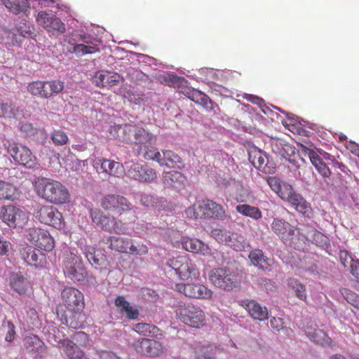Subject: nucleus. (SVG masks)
<instances>
[{"label": "nucleus", "instance_id": "nucleus-23", "mask_svg": "<svg viewBox=\"0 0 359 359\" xmlns=\"http://www.w3.org/2000/svg\"><path fill=\"white\" fill-rule=\"evenodd\" d=\"M186 94L190 100L203 106L205 110L214 112L218 110L217 104H214L208 95L201 91L189 89Z\"/></svg>", "mask_w": 359, "mask_h": 359}, {"label": "nucleus", "instance_id": "nucleus-29", "mask_svg": "<svg viewBox=\"0 0 359 359\" xmlns=\"http://www.w3.org/2000/svg\"><path fill=\"white\" fill-rule=\"evenodd\" d=\"M103 172L114 177H120L123 172V165L109 159L101 158L96 161Z\"/></svg>", "mask_w": 359, "mask_h": 359}, {"label": "nucleus", "instance_id": "nucleus-57", "mask_svg": "<svg viewBox=\"0 0 359 359\" xmlns=\"http://www.w3.org/2000/svg\"><path fill=\"white\" fill-rule=\"evenodd\" d=\"M339 257V260L344 268L350 269L351 266L353 265V263L357 261V259H354L349 254V252L346 250H340Z\"/></svg>", "mask_w": 359, "mask_h": 359}, {"label": "nucleus", "instance_id": "nucleus-59", "mask_svg": "<svg viewBox=\"0 0 359 359\" xmlns=\"http://www.w3.org/2000/svg\"><path fill=\"white\" fill-rule=\"evenodd\" d=\"M127 229L128 228L126 224L123 223L122 220L115 217L110 233L123 234L126 232Z\"/></svg>", "mask_w": 359, "mask_h": 359}, {"label": "nucleus", "instance_id": "nucleus-27", "mask_svg": "<svg viewBox=\"0 0 359 359\" xmlns=\"http://www.w3.org/2000/svg\"><path fill=\"white\" fill-rule=\"evenodd\" d=\"M60 343L64 353L69 359H90L85 355L83 351L72 341L63 339Z\"/></svg>", "mask_w": 359, "mask_h": 359}, {"label": "nucleus", "instance_id": "nucleus-18", "mask_svg": "<svg viewBox=\"0 0 359 359\" xmlns=\"http://www.w3.org/2000/svg\"><path fill=\"white\" fill-rule=\"evenodd\" d=\"M36 21L48 32L57 31L62 33L65 31L64 23L58 18L44 11H41L38 13Z\"/></svg>", "mask_w": 359, "mask_h": 359}, {"label": "nucleus", "instance_id": "nucleus-2", "mask_svg": "<svg viewBox=\"0 0 359 359\" xmlns=\"http://www.w3.org/2000/svg\"><path fill=\"white\" fill-rule=\"evenodd\" d=\"M33 187L37 196L50 203L62 205L69 201L68 189L58 181L39 177L33 182Z\"/></svg>", "mask_w": 359, "mask_h": 359}, {"label": "nucleus", "instance_id": "nucleus-31", "mask_svg": "<svg viewBox=\"0 0 359 359\" xmlns=\"http://www.w3.org/2000/svg\"><path fill=\"white\" fill-rule=\"evenodd\" d=\"M10 286L19 294H25L31 287L29 281L20 273H13L10 278Z\"/></svg>", "mask_w": 359, "mask_h": 359}, {"label": "nucleus", "instance_id": "nucleus-62", "mask_svg": "<svg viewBox=\"0 0 359 359\" xmlns=\"http://www.w3.org/2000/svg\"><path fill=\"white\" fill-rule=\"evenodd\" d=\"M98 359H121L116 353L111 351L95 350Z\"/></svg>", "mask_w": 359, "mask_h": 359}, {"label": "nucleus", "instance_id": "nucleus-34", "mask_svg": "<svg viewBox=\"0 0 359 359\" xmlns=\"http://www.w3.org/2000/svg\"><path fill=\"white\" fill-rule=\"evenodd\" d=\"M130 124H118L111 126L109 131L110 135L113 138L121 142L128 144V141L130 140L128 133L133 131L130 130Z\"/></svg>", "mask_w": 359, "mask_h": 359}, {"label": "nucleus", "instance_id": "nucleus-60", "mask_svg": "<svg viewBox=\"0 0 359 359\" xmlns=\"http://www.w3.org/2000/svg\"><path fill=\"white\" fill-rule=\"evenodd\" d=\"M250 159L252 161L253 165L259 170L264 168L265 165L266 156L260 152L255 154L253 156H250Z\"/></svg>", "mask_w": 359, "mask_h": 359}, {"label": "nucleus", "instance_id": "nucleus-55", "mask_svg": "<svg viewBox=\"0 0 359 359\" xmlns=\"http://www.w3.org/2000/svg\"><path fill=\"white\" fill-rule=\"evenodd\" d=\"M341 293L348 304H351L355 308H356L359 303L358 294L346 288L342 289L341 290Z\"/></svg>", "mask_w": 359, "mask_h": 359}, {"label": "nucleus", "instance_id": "nucleus-24", "mask_svg": "<svg viewBox=\"0 0 359 359\" xmlns=\"http://www.w3.org/2000/svg\"><path fill=\"white\" fill-rule=\"evenodd\" d=\"M184 249L194 253H199L204 256L211 255V249L197 238H187L182 241Z\"/></svg>", "mask_w": 359, "mask_h": 359}, {"label": "nucleus", "instance_id": "nucleus-15", "mask_svg": "<svg viewBox=\"0 0 359 359\" xmlns=\"http://www.w3.org/2000/svg\"><path fill=\"white\" fill-rule=\"evenodd\" d=\"M175 290L193 299H209L213 294L211 290L200 283H178L175 285Z\"/></svg>", "mask_w": 359, "mask_h": 359}, {"label": "nucleus", "instance_id": "nucleus-56", "mask_svg": "<svg viewBox=\"0 0 359 359\" xmlns=\"http://www.w3.org/2000/svg\"><path fill=\"white\" fill-rule=\"evenodd\" d=\"M43 88H44V81H36L28 84L27 90L32 95L42 98Z\"/></svg>", "mask_w": 359, "mask_h": 359}, {"label": "nucleus", "instance_id": "nucleus-35", "mask_svg": "<svg viewBox=\"0 0 359 359\" xmlns=\"http://www.w3.org/2000/svg\"><path fill=\"white\" fill-rule=\"evenodd\" d=\"M63 271L65 276L74 281L82 282L87 276L83 264L64 268Z\"/></svg>", "mask_w": 359, "mask_h": 359}, {"label": "nucleus", "instance_id": "nucleus-5", "mask_svg": "<svg viewBox=\"0 0 359 359\" xmlns=\"http://www.w3.org/2000/svg\"><path fill=\"white\" fill-rule=\"evenodd\" d=\"M4 146L13 161L20 165L28 169L36 167L37 158L27 147L10 140H6Z\"/></svg>", "mask_w": 359, "mask_h": 359}, {"label": "nucleus", "instance_id": "nucleus-49", "mask_svg": "<svg viewBox=\"0 0 359 359\" xmlns=\"http://www.w3.org/2000/svg\"><path fill=\"white\" fill-rule=\"evenodd\" d=\"M184 178L183 175L178 171L165 172L163 175V182L168 186H172L175 183L181 182Z\"/></svg>", "mask_w": 359, "mask_h": 359}, {"label": "nucleus", "instance_id": "nucleus-39", "mask_svg": "<svg viewBox=\"0 0 359 359\" xmlns=\"http://www.w3.org/2000/svg\"><path fill=\"white\" fill-rule=\"evenodd\" d=\"M248 257L252 264L259 269H265L271 266L270 259L264 255L261 250H252Z\"/></svg>", "mask_w": 359, "mask_h": 359}, {"label": "nucleus", "instance_id": "nucleus-63", "mask_svg": "<svg viewBox=\"0 0 359 359\" xmlns=\"http://www.w3.org/2000/svg\"><path fill=\"white\" fill-rule=\"evenodd\" d=\"M250 101L252 104H257L259 107L262 112H266L267 111L272 112V109H271L269 107L265 104V102L263 99L257 96H252Z\"/></svg>", "mask_w": 359, "mask_h": 359}, {"label": "nucleus", "instance_id": "nucleus-22", "mask_svg": "<svg viewBox=\"0 0 359 359\" xmlns=\"http://www.w3.org/2000/svg\"><path fill=\"white\" fill-rule=\"evenodd\" d=\"M23 343L26 351L34 357L40 356L46 351L44 342L35 334L25 337Z\"/></svg>", "mask_w": 359, "mask_h": 359}, {"label": "nucleus", "instance_id": "nucleus-41", "mask_svg": "<svg viewBox=\"0 0 359 359\" xmlns=\"http://www.w3.org/2000/svg\"><path fill=\"white\" fill-rule=\"evenodd\" d=\"M211 234L219 243L226 245L232 248H239L238 245L232 244L231 242V239H234L235 233L215 229L212 230Z\"/></svg>", "mask_w": 359, "mask_h": 359}, {"label": "nucleus", "instance_id": "nucleus-20", "mask_svg": "<svg viewBox=\"0 0 359 359\" xmlns=\"http://www.w3.org/2000/svg\"><path fill=\"white\" fill-rule=\"evenodd\" d=\"M241 306L255 320L263 321L269 318L268 309L265 306H262L255 300L243 299L241 301Z\"/></svg>", "mask_w": 359, "mask_h": 359}, {"label": "nucleus", "instance_id": "nucleus-7", "mask_svg": "<svg viewBox=\"0 0 359 359\" xmlns=\"http://www.w3.org/2000/svg\"><path fill=\"white\" fill-rule=\"evenodd\" d=\"M35 217L41 224L62 229L65 226V221L61 212L50 205H39L35 212Z\"/></svg>", "mask_w": 359, "mask_h": 359}, {"label": "nucleus", "instance_id": "nucleus-61", "mask_svg": "<svg viewBox=\"0 0 359 359\" xmlns=\"http://www.w3.org/2000/svg\"><path fill=\"white\" fill-rule=\"evenodd\" d=\"M74 339L82 347H86L89 344L88 335L82 331L76 332L74 335Z\"/></svg>", "mask_w": 359, "mask_h": 359}, {"label": "nucleus", "instance_id": "nucleus-43", "mask_svg": "<svg viewBox=\"0 0 359 359\" xmlns=\"http://www.w3.org/2000/svg\"><path fill=\"white\" fill-rule=\"evenodd\" d=\"M85 256L89 263L95 269L100 268L105 260V257L101 253H97L95 248L88 247L85 249Z\"/></svg>", "mask_w": 359, "mask_h": 359}, {"label": "nucleus", "instance_id": "nucleus-44", "mask_svg": "<svg viewBox=\"0 0 359 359\" xmlns=\"http://www.w3.org/2000/svg\"><path fill=\"white\" fill-rule=\"evenodd\" d=\"M236 210L243 216L249 217L255 220H258L262 217V213L257 207L248 204H239L236 207Z\"/></svg>", "mask_w": 359, "mask_h": 359}, {"label": "nucleus", "instance_id": "nucleus-26", "mask_svg": "<svg viewBox=\"0 0 359 359\" xmlns=\"http://www.w3.org/2000/svg\"><path fill=\"white\" fill-rule=\"evenodd\" d=\"M161 166L170 168H181L184 164L181 157L171 150H162V154L158 163Z\"/></svg>", "mask_w": 359, "mask_h": 359}, {"label": "nucleus", "instance_id": "nucleus-3", "mask_svg": "<svg viewBox=\"0 0 359 359\" xmlns=\"http://www.w3.org/2000/svg\"><path fill=\"white\" fill-rule=\"evenodd\" d=\"M177 318L184 325L200 329L206 324V316L203 309L191 302H179L175 306Z\"/></svg>", "mask_w": 359, "mask_h": 359}, {"label": "nucleus", "instance_id": "nucleus-25", "mask_svg": "<svg viewBox=\"0 0 359 359\" xmlns=\"http://www.w3.org/2000/svg\"><path fill=\"white\" fill-rule=\"evenodd\" d=\"M90 214L95 224L100 226L102 230L110 233L115 217L107 215L98 209H91Z\"/></svg>", "mask_w": 359, "mask_h": 359}, {"label": "nucleus", "instance_id": "nucleus-6", "mask_svg": "<svg viewBox=\"0 0 359 359\" xmlns=\"http://www.w3.org/2000/svg\"><path fill=\"white\" fill-rule=\"evenodd\" d=\"M105 243L111 250L122 254L143 256L149 252L147 245L141 243L135 245L133 240L126 237L111 236L107 238Z\"/></svg>", "mask_w": 359, "mask_h": 359}, {"label": "nucleus", "instance_id": "nucleus-51", "mask_svg": "<svg viewBox=\"0 0 359 359\" xmlns=\"http://www.w3.org/2000/svg\"><path fill=\"white\" fill-rule=\"evenodd\" d=\"M20 130L22 133L25 134V135L27 137H30L33 140H35L37 138V135L39 134L43 135V130L34 128L33 126L30 123H23L20 128Z\"/></svg>", "mask_w": 359, "mask_h": 359}, {"label": "nucleus", "instance_id": "nucleus-12", "mask_svg": "<svg viewBox=\"0 0 359 359\" xmlns=\"http://www.w3.org/2000/svg\"><path fill=\"white\" fill-rule=\"evenodd\" d=\"M271 231L287 245L296 248L294 242L297 229L291 224L281 218H274L271 224Z\"/></svg>", "mask_w": 359, "mask_h": 359}, {"label": "nucleus", "instance_id": "nucleus-16", "mask_svg": "<svg viewBox=\"0 0 359 359\" xmlns=\"http://www.w3.org/2000/svg\"><path fill=\"white\" fill-rule=\"evenodd\" d=\"M20 255L28 265L36 268L44 267L46 264V255L41 250L26 245L20 249Z\"/></svg>", "mask_w": 359, "mask_h": 359}, {"label": "nucleus", "instance_id": "nucleus-47", "mask_svg": "<svg viewBox=\"0 0 359 359\" xmlns=\"http://www.w3.org/2000/svg\"><path fill=\"white\" fill-rule=\"evenodd\" d=\"M288 285L298 299L302 301L306 300L307 294L306 287L299 280L290 278L288 281Z\"/></svg>", "mask_w": 359, "mask_h": 359}, {"label": "nucleus", "instance_id": "nucleus-21", "mask_svg": "<svg viewBox=\"0 0 359 359\" xmlns=\"http://www.w3.org/2000/svg\"><path fill=\"white\" fill-rule=\"evenodd\" d=\"M122 80V76L116 72L98 71L93 77V82L100 88L114 86Z\"/></svg>", "mask_w": 359, "mask_h": 359}, {"label": "nucleus", "instance_id": "nucleus-17", "mask_svg": "<svg viewBox=\"0 0 359 359\" xmlns=\"http://www.w3.org/2000/svg\"><path fill=\"white\" fill-rule=\"evenodd\" d=\"M128 176L141 182H151L157 177L156 170L147 165L133 163L127 170Z\"/></svg>", "mask_w": 359, "mask_h": 359}, {"label": "nucleus", "instance_id": "nucleus-10", "mask_svg": "<svg viewBox=\"0 0 359 359\" xmlns=\"http://www.w3.org/2000/svg\"><path fill=\"white\" fill-rule=\"evenodd\" d=\"M166 266L174 269L179 278L184 280L199 275L195 263L189 257L185 255L168 259Z\"/></svg>", "mask_w": 359, "mask_h": 359}, {"label": "nucleus", "instance_id": "nucleus-45", "mask_svg": "<svg viewBox=\"0 0 359 359\" xmlns=\"http://www.w3.org/2000/svg\"><path fill=\"white\" fill-rule=\"evenodd\" d=\"M155 137L149 132L147 131L142 127L138 126L137 130L135 133L134 144L144 146L149 143H154Z\"/></svg>", "mask_w": 359, "mask_h": 359}, {"label": "nucleus", "instance_id": "nucleus-38", "mask_svg": "<svg viewBox=\"0 0 359 359\" xmlns=\"http://www.w3.org/2000/svg\"><path fill=\"white\" fill-rule=\"evenodd\" d=\"M115 305L121 309V312L126 313L128 319L135 320L138 318L140 314L138 310L131 306L124 297L118 296L115 300Z\"/></svg>", "mask_w": 359, "mask_h": 359}, {"label": "nucleus", "instance_id": "nucleus-30", "mask_svg": "<svg viewBox=\"0 0 359 359\" xmlns=\"http://www.w3.org/2000/svg\"><path fill=\"white\" fill-rule=\"evenodd\" d=\"M289 203L299 212L309 217L312 212L310 204L299 194L294 192L287 201Z\"/></svg>", "mask_w": 359, "mask_h": 359}, {"label": "nucleus", "instance_id": "nucleus-36", "mask_svg": "<svg viewBox=\"0 0 359 359\" xmlns=\"http://www.w3.org/2000/svg\"><path fill=\"white\" fill-rule=\"evenodd\" d=\"M133 330L140 335L146 337H154L158 335L160 329L152 324L145 323H135L133 326Z\"/></svg>", "mask_w": 359, "mask_h": 359}, {"label": "nucleus", "instance_id": "nucleus-53", "mask_svg": "<svg viewBox=\"0 0 359 359\" xmlns=\"http://www.w3.org/2000/svg\"><path fill=\"white\" fill-rule=\"evenodd\" d=\"M165 83L173 88H180L184 86L187 83V80L182 76L175 74H169L165 79Z\"/></svg>", "mask_w": 359, "mask_h": 359}, {"label": "nucleus", "instance_id": "nucleus-19", "mask_svg": "<svg viewBox=\"0 0 359 359\" xmlns=\"http://www.w3.org/2000/svg\"><path fill=\"white\" fill-rule=\"evenodd\" d=\"M304 331L306 337L316 344L322 346H332L333 345L332 339L324 330L318 328L316 325H307Z\"/></svg>", "mask_w": 359, "mask_h": 359}, {"label": "nucleus", "instance_id": "nucleus-48", "mask_svg": "<svg viewBox=\"0 0 359 359\" xmlns=\"http://www.w3.org/2000/svg\"><path fill=\"white\" fill-rule=\"evenodd\" d=\"M99 51L100 48L97 45H85L83 43L73 45L72 50H71L78 56L93 54Z\"/></svg>", "mask_w": 359, "mask_h": 359}, {"label": "nucleus", "instance_id": "nucleus-13", "mask_svg": "<svg viewBox=\"0 0 359 359\" xmlns=\"http://www.w3.org/2000/svg\"><path fill=\"white\" fill-rule=\"evenodd\" d=\"M1 218L10 227H23L28 221V216L23 210L12 205L4 206L0 212Z\"/></svg>", "mask_w": 359, "mask_h": 359}, {"label": "nucleus", "instance_id": "nucleus-54", "mask_svg": "<svg viewBox=\"0 0 359 359\" xmlns=\"http://www.w3.org/2000/svg\"><path fill=\"white\" fill-rule=\"evenodd\" d=\"M294 192L290 184L283 182L276 194L281 199L287 201Z\"/></svg>", "mask_w": 359, "mask_h": 359}, {"label": "nucleus", "instance_id": "nucleus-9", "mask_svg": "<svg viewBox=\"0 0 359 359\" xmlns=\"http://www.w3.org/2000/svg\"><path fill=\"white\" fill-rule=\"evenodd\" d=\"M101 207L118 216L131 212L134 207L130 201L120 194H106L100 201Z\"/></svg>", "mask_w": 359, "mask_h": 359}, {"label": "nucleus", "instance_id": "nucleus-42", "mask_svg": "<svg viewBox=\"0 0 359 359\" xmlns=\"http://www.w3.org/2000/svg\"><path fill=\"white\" fill-rule=\"evenodd\" d=\"M306 238L308 241L321 248H326L330 246L329 238L316 229H311L307 235Z\"/></svg>", "mask_w": 359, "mask_h": 359}, {"label": "nucleus", "instance_id": "nucleus-58", "mask_svg": "<svg viewBox=\"0 0 359 359\" xmlns=\"http://www.w3.org/2000/svg\"><path fill=\"white\" fill-rule=\"evenodd\" d=\"M50 92H46V95L53 96L55 94H58L64 89V83L60 80H53L48 81Z\"/></svg>", "mask_w": 359, "mask_h": 359}, {"label": "nucleus", "instance_id": "nucleus-28", "mask_svg": "<svg viewBox=\"0 0 359 359\" xmlns=\"http://www.w3.org/2000/svg\"><path fill=\"white\" fill-rule=\"evenodd\" d=\"M287 118L282 121L283 125L294 134L306 135L308 131L303 128L302 123L305 121L294 114H287Z\"/></svg>", "mask_w": 359, "mask_h": 359}, {"label": "nucleus", "instance_id": "nucleus-64", "mask_svg": "<svg viewBox=\"0 0 359 359\" xmlns=\"http://www.w3.org/2000/svg\"><path fill=\"white\" fill-rule=\"evenodd\" d=\"M285 323L281 318L272 317L270 320V326L274 330L279 332L285 328Z\"/></svg>", "mask_w": 359, "mask_h": 359}, {"label": "nucleus", "instance_id": "nucleus-46", "mask_svg": "<svg viewBox=\"0 0 359 359\" xmlns=\"http://www.w3.org/2000/svg\"><path fill=\"white\" fill-rule=\"evenodd\" d=\"M16 188L11 183L0 180V200L14 201Z\"/></svg>", "mask_w": 359, "mask_h": 359}, {"label": "nucleus", "instance_id": "nucleus-14", "mask_svg": "<svg viewBox=\"0 0 359 359\" xmlns=\"http://www.w3.org/2000/svg\"><path fill=\"white\" fill-rule=\"evenodd\" d=\"M209 279L215 287L226 291L232 290L236 285V276L224 268L212 269L209 274Z\"/></svg>", "mask_w": 359, "mask_h": 359}, {"label": "nucleus", "instance_id": "nucleus-32", "mask_svg": "<svg viewBox=\"0 0 359 359\" xmlns=\"http://www.w3.org/2000/svg\"><path fill=\"white\" fill-rule=\"evenodd\" d=\"M219 351L215 344H198L194 348V359H212Z\"/></svg>", "mask_w": 359, "mask_h": 359}, {"label": "nucleus", "instance_id": "nucleus-11", "mask_svg": "<svg viewBox=\"0 0 359 359\" xmlns=\"http://www.w3.org/2000/svg\"><path fill=\"white\" fill-rule=\"evenodd\" d=\"M27 239L38 249L50 252L55 247V241L50 233L41 228H29L27 231Z\"/></svg>", "mask_w": 359, "mask_h": 359}, {"label": "nucleus", "instance_id": "nucleus-8", "mask_svg": "<svg viewBox=\"0 0 359 359\" xmlns=\"http://www.w3.org/2000/svg\"><path fill=\"white\" fill-rule=\"evenodd\" d=\"M131 346L136 353L148 358L161 356L166 351L163 342L147 337L139 338L135 340Z\"/></svg>", "mask_w": 359, "mask_h": 359}, {"label": "nucleus", "instance_id": "nucleus-40", "mask_svg": "<svg viewBox=\"0 0 359 359\" xmlns=\"http://www.w3.org/2000/svg\"><path fill=\"white\" fill-rule=\"evenodd\" d=\"M6 8L14 14L25 13L29 8L27 0H1Z\"/></svg>", "mask_w": 359, "mask_h": 359}, {"label": "nucleus", "instance_id": "nucleus-4", "mask_svg": "<svg viewBox=\"0 0 359 359\" xmlns=\"http://www.w3.org/2000/svg\"><path fill=\"white\" fill-rule=\"evenodd\" d=\"M185 214L187 217L194 219L211 218L224 220L226 217L223 206L210 199L202 200L189 207L186 209Z\"/></svg>", "mask_w": 359, "mask_h": 359}, {"label": "nucleus", "instance_id": "nucleus-1", "mask_svg": "<svg viewBox=\"0 0 359 359\" xmlns=\"http://www.w3.org/2000/svg\"><path fill=\"white\" fill-rule=\"evenodd\" d=\"M61 297L66 308L62 316L65 324L73 329L82 327L86 322L83 294L75 287H69L63 289Z\"/></svg>", "mask_w": 359, "mask_h": 359}, {"label": "nucleus", "instance_id": "nucleus-52", "mask_svg": "<svg viewBox=\"0 0 359 359\" xmlns=\"http://www.w3.org/2000/svg\"><path fill=\"white\" fill-rule=\"evenodd\" d=\"M50 138L56 146L65 145L69 141L67 135L62 130H55L53 132Z\"/></svg>", "mask_w": 359, "mask_h": 359}, {"label": "nucleus", "instance_id": "nucleus-37", "mask_svg": "<svg viewBox=\"0 0 359 359\" xmlns=\"http://www.w3.org/2000/svg\"><path fill=\"white\" fill-rule=\"evenodd\" d=\"M154 143H149L144 146H140L137 149L139 156H142L146 160L153 161L158 163L162 151H158L157 148L153 146Z\"/></svg>", "mask_w": 359, "mask_h": 359}, {"label": "nucleus", "instance_id": "nucleus-50", "mask_svg": "<svg viewBox=\"0 0 359 359\" xmlns=\"http://www.w3.org/2000/svg\"><path fill=\"white\" fill-rule=\"evenodd\" d=\"M83 264L81 257L74 252H67L64 255V268L70 267L74 265Z\"/></svg>", "mask_w": 359, "mask_h": 359}, {"label": "nucleus", "instance_id": "nucleus-33", "mask_svg": "<svg viewBox=\"0 0 359 359\" xmlns=\"http://www.w3.org/2000/svg\"><path fill=\"white\" fill-rule=\"evenodd\" d=\"M308 155L311 163L324 178L330 177L331 171L328 166L323 162L320 155L315 151L309 149Z\"/></svg>", "mask_w": 359, "mask_h": 359}]
</instances>
